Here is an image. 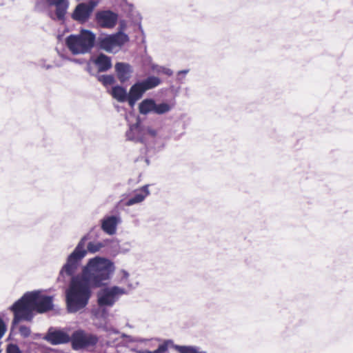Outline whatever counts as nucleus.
I'll use <instances>...</instances> for the list:
<instances>
[{"label": "nucleus", "mask_w": 353, "mask_h": 353, "mask_svg": "<svg viewBox=\"0 0 353 353\" xmlns=\"http://www.w3.org/2000/svg\"><path fill=\"white\" fill-rule=\"evenodd\" d=\"M52 309V296L43 294L39 291L26 293L10 307L14 313L12 325H17L22 320L30 321L34 311L44 313Z\"/></svg>", "instance_id": "f257e3e1"}, {"label": "nucleus", "mask_w": 353, "mask_h": 353, "mask_svg": "<svg viewBox=\"0 0 353 353\" xmlns=\"http://www.w3.org/2000/svg\"><path fill=\"white\" fill-rule=\"evenodd\" d=\"M114 270L110 260L99 257L91 259L84 270L83 277L94 288L105 285Z\"/></svg>", "instance_id": "f03ea898"}, {"label": "nucleus", "mask_w": 353, "mask_h": 353, "mask_svg": "<svg viewBox=\"0 0 353 353\" xmlns=\"http://www.w3.org/2000/svg\"><path fill=\"white\" fill-rule=\"evenodd\" d=\"M89 283L82 277H73L66 292L67 307L70 312L83 308L91 295Z\"/></svg>", "instance_id": "7ed1b4c3"}, {"label": "nucleus", "mask_w": 353, "mask_h": 353, "mask_svg": "<svg viewBox=\"0 0 353 353\" xmlns=\"http://www.w3.org/2000/svg\"><path fill=\"white\" fill-rule=\"evenodd\" d=\"M96 35L88 30H81L79 34L67 37L66 46L73 54L90 52L94 46Z\"/></svg>", "instance_id": "20e7f679"}, {"label": "nucleus", "mask_w": 353, "mask_h": 353, "mask_svg": "<svg viewBox=\"0 0 353 353\" xmlns=\"http://www.w3.org/2000/svg\"><path fill=\"white\" fill-rule=\"evenodd\" d=\"M87 236H83L79 242L74 250L69 255L66 263L62 268L60 272V276L64 277L72 276L74 274L81 259L86 254L85 250V241Z\"/></svg>", "instance_id": "39448f33"}, {"label": "nucleus", "mask_w": 353, "mask_h": 353, "mask_svg": "<svg viewBox=\"0 0 353 353\" xmlns=\"http://www.w3.org/2000/svg\"><path fill=\"white\" fill-rule=\"evenodd\" d=\"M70 342L74 350H93L99 342V337L83 330H78L71 335Z\"/></svg>", "instance_id": "423d86ee"}, {"label": "nucleus", "mask_w": 353, "mask_h": 353, "mask_svg": "<svg viewBox=\"0 0 353 353\" xmlns=\"http://www.w3.org/2000/svg\"><path fill=\"white\" fill-rule=\"evenodd\" d=\"M129 40L128 36L122 32H118L104 37L98 39V46L101 50L108 52H112L116 48H119Z\"/></svg>", "instance_id": "0eeeda50"}, {"label": "nucleus", "mask_w": 353, "mask_h": 353, "mask_svg": "<svg viewBox=\"0 0 353 353\" xmlns=\"http://www.w3.org/2000/svg\"><path fill=\"white\" fill-rule=\"evenodd\" d=\"M171 110V105L166 103L157 104L152 99H145L139 105V111L140 114L146 115L150 112L157 114H163L168 112Z\"/></svg>", "instance_id": "6e6552de"}, {"label": "nucleus", "mask_w": 353, "mask_h": 353, "mask_svg": "<svg viewBox=\"0 0 353 353\" xmlns=\"http://www.w3.org/2000/svg\"><path fill=\"white\" fill-rule=\"evenodd\" d=\"M96 6L97 3L93 1H90L88 3H79L77 6L72 14V19L81 23L86 22Z\"/></svg>", "instance_id": "1a4fd4ad"}, {"label": "nucleus", "mask_w": 353, "mask_h": 353, "mask_svg": "<svg viewBox=\"0 0 353 353\" xmlns=\"http://www.w3.org/2000/svg\"><path fill=\"white\" fill-rule=\"evenodd\" d=\"M95 20L101 28L110 29L116 26L118 15L110 10L99 11L95 14Z\"/></svg>", "instance_id": "9d476101"}, {"label": "nucleus", "mask_w": 353, "mask_h": 353, "mask_svg": "<svg viewBox=\"0 0 353 353\" xmlns=\"http://www.w3.org/2000/svg\"><path fill=\"white\" fill-rule=\"evenodd\" d=\"M123 293L124 290L117 286L105 289L98 295V305L99 306H112L115 302L116 296Z\"/></svg>", "instance_id": "9b49d317"}, {"label": "nucleus", "mask_w": 353, "mask_h": 353, "mask_svg": "<svg viewBox=\"0 0 353 353\" xmlns=\"http://www.w3.org/2000/svg\"><path fill=\"white\" fill-rule=\"evenodd\" d=\"M52 345L64 344L70 342L71 336L62 330L50 328L44 337Z\"/></svg>", "instance_id": "f8f14e48"}, {"label": "nucleus", "mask_w": 353, "mask_h": 353, "mask_svg": "<svg viewBox=\"0 0 353 353\" xmlns=\"http://www.w3.org/2000/svg\"><path fill=\"white\" fill-rule=\"evenodd\" d=\"M50 6H55V14L57 19L62 21L65 19V15L68 8V2L67 0H46Z\"/></svg>", "instance_id": "ddd939ff"}, {"label": "nucleus", "mask_w": 353, "mask_h": 353, "mask_svg": "<svg viewBox=\"0 0 353 353\" xmlns=\"http://www.w3.org/2000/svg\"><path fill=\"white\" fill-rule=\"evenodd\" d=\"M144 93L145 91L143 90L139 82H137L132 85L128 93L129 105L131 108L134 107L136 102L143 97Z\"/></svg>", "instance_id": "4468645a"}, {"label": "nucleus", "mask_w": 353, "mask_h": 353, "mask_svg": "<svg viewBox=\"0 0 353 353\" xmlns=\"http://www.w3.org/2000/svg\"><path fill=\"white\" fill-rule=\"evenodd\" d=\"M115 71L117 78L121 83H124L128 81L132 73L130 65L125 63H117L115 65Z\"/></svg>", "instance_id": "2eb2a0df"}, {"label": "nucleus", "mask_w": 353, "mask_h": 353, "mask_svg": "<svg viewBox=\"0 0 353 353\" xmlns=\"http://www.w3.org/2000/svg\"><path fill=\"white\" fill-rule=\"evenodd\" d=\"M149 194L148 186L144 185L140 189L136 190L134 192V195L132 198L129 199L125 205L127 206H130L142 202L145 198Z\"/></svg>", "instance_id": "dca6fc26"}, {"label": "nucleus", "mask_w": 353, "mask_h": 353, "mask_svg": "<svg viewBox=\"0 0 353 353\" xmlns=\"http://www.w3.org/2000/svg\"><path fill=\"white\" fill-rule=\"evenodd\" d=\"M119 221V220L117 216H108L102 221L101 228L105 233L114 234L116 232Z\"/></svg>", "instance_id": "f3484780"}, {"label": "nucleus", "mask_w": 353, "mask_h": 353, "mask_svg": "<svg viewBox=\"0 0 353 353\" xmlns=\"http://www.w3.org/2000/svg\"><path fill=\"white\" fill-rule=\"evenodd\" d=\"M99 72H105L112 68L111 59L104 54H99L94 61Z\"/></svg>", "instance_id": "a211bd4d"}, {"label": "nucleus", "mask_w": 353, "mask_h": 353, "mask_svg": "<svg viewBox=\"0 0 353 353\" xmlns=\"http://www.w3.org/2000/svg\"><path fill=\"white\" fill-rule=\"evenodd\" d=\"M161 83V80L159 77L154 76H150L147 79L139 81V83L141 84L145 92L148 90L156 88L160 85Z\"/></svg>", "instance_id": "6ab92c4d"}, {"label": "nucleus", "mask_w": 353, "mask_h": 353, "mask_svg": "<svg viewBox=\"0 0 353 353\" xmlns=\"http://www.w3.org/2000/svg\"><path fill=\"white\" fill-rule=\"evenodd\" d=\"M112 95L119 102H128V94L126 90L121 86H114L112 89Z\"/></svg>", "instance_id": "aec40b11"}, {"label": "nucleus", "mask_w": 353, "mask_h": 353, "mask_svg": "<svg viewBox=\"0 0 353 353\" xmlns=\"http://www.w3.org/2000/svg\"><path fill=\"white\" fill-rule=\"evenodd\" d=\"M174 348L178 351L179 353H198L199 351L192 346H181L176 345Z\"/></svg>", "instance_id": "412c9836"}, {"label": "nucleus", "mask_w": 353, "mask_h": 353, "mask_svg": "<svg viewBox=\"0 0 353 353\" xmlns=\"http://www.w3.org/2000/svg\"><path fill=\"white\" fill-rule=\"evenodd\" d=\"M103 245L101 242H90L88 245V251L91 253H95L103 248Z\"/></svg>", "instance_id": "4be33fe9"}, {"label": "nucleus", "mask_w": 353, "mask_h": 353, "mask_svg": "<svg viewBox=\"0 0 353 353\" xmlns=\"http://www.w3.org/2000/svg\"><path fill=\"white\" fill-rule=\"evenodd\" d=\"M99 79L104 85H110L114 83V78L112 75H102Z\"/></svg>", "instance_id": "5701e85b"}, {"label": "nucleus", "mask_w": 353, "mask_h": 353, "mask_svg": "<svg viewBox=\"0 0 353 353\" xmlns=\"http://www.w3.org/2000/svg\"><path fill=\"white\" fill-rule=\"evenodd\" d=\"M168 350V345L163 343L159 345L158 348L152 352L149 350H140L137 353H164Z\"/></svg>", "instance_id": "b1692460"}, {"label": "nucleus", "mask_w": 353, "mask_h": 353, "mask_svg": "<svg viewBox=\"0 0 353 353\" xmlns=\"http://www.w3.org/2000/svg\"><path fill=\"white\" fill-rule=\"evenodd\" d=\"M19 333L23 338H27L30 335L31 331L29 327L21 325L19 327Z\"/></svg>", "instance_id": "393cba45"}, {"label": "nucleus", "mask_w": 353, "mask_h": 353, "mask_svg": "<svg viewBox=\"0 0 353 353\" xmlns=\"http://www.w3.org/2000/svg\"><path fill=\"white\" fill-rule=\"evenodd\" d=\"M7 353H21V351L17 345L10 344L7 347Z\"/></svg>", "instance_id": "a878e982"}, {"label": "nucleus", "mask_w": 353, "mask_h": 353, "mask_svg": "<svg viewBox=\"0 0 353 353\" xmlns=\"http://www.w3.org/2000/svg\"><path fill=\"white\" fill-rule=\"evenodd\" d=\"M6 331V326L3 321L0 319V339L3 336Z\"/></svg>", "instance_id": "bb28decb"}, {"label": "nucleus", "mask_w": 353, "mask_h": 353, "mask_svg": "<svg viewBox=\"0 0 353 353\" xmlns=\"http://www.w3.org/2000/svg\"><path fill=\"white\" fill-rule=\"evenodd\" d=\"M148 133L152 137H155L157 134V130L152 128H148Z\"/></svg>", "instance_id": "cd10ccee"}]
</instances>
